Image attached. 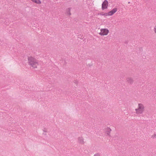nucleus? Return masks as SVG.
<instances>
[{
	"mask_svg": "<svg viewBox=\"0 0 156 156\" xmlns=\"http://www.w3.org/2000/svg\"><path fill=\"white\" fill-rule=\"evenodd\" d=\"M154 32L156 33V26L154 27Z\"/></svg>",
	"mask_w": 156,
	"mask_h": 156,
	"instance_id": "9b49d317",
	"label": "nucleus"
},
{
	"mask_svg": "<svg viewBox=\"0 0 156 156\" xmlns=\"http://www.w3.org/2000/svg\"><path fill=\"white\" fill-rule=\"evenodd\" d=\"M71 9V8H69L66 9V14L67 15H71V13H70Z\"/></svg>",
	"mask_w": 156,
	"mask_h": 156,
	"instance_id": "1a4fd4ad",
	"label": "nucleus"
},
{
	"mask_svg": "<svg viewBox=\"0 0 156 156\" xmlns=\"http://www.w3.org/2000/svg\"><path fill=\"white\" fill-rule=\"evenodd\" d=\"M117 9L116 8H114L112 10L109 12L108 13H107L106 14L109 16L112 15L117 11Z\"/></svg>",
	"mask_w": 156,
	"mask_h": 156,
	"instance_id": "39448f33",
	"label": "nucleus"
},
{
	"mask_svg": "<svg viewBox=\"0 0 156 156\" xmlns=\"http://www.w3.org/2000/svg\"><path fill=\"white\" fill-rule=\"evenodd\" d=\"M108 2L106 0H105L102 4V8L103 9H106L107 8Z\"/></svg>",
	"mask_w": 156,
	"mask_h": 156,
	"instance_id": "20e7f679",
	"label": "nucleus"
},
{
	"mask_svg": "<svg viewBox=\"0 0 156 156\" xmlns=\"http://www.w3.org/2000/svg\"><path fill=\"white\" fill-rule=\"evenodd\" d=\"M112 130L110 128H107L105 129V132L106 134L108 135H109L111 131Z\"/></svg>",
	"mask_w": 156,
	"mask_h": 156,
	"instance_id": "423d86ee",
	"label": "nucleus"
},
{
	"mask_svg": "<svg viewBox=\"0 0 156 156\" xmlns=\"http://www.w3.org/2000/svg\"><path fill=\"white\" fill-rule=\"evenodd\" d=\"M127 81L129 83H132L133 82V80L132 79L129 78L127 79Z\"/></svg>",
	"mask_w": 156,
	"mask_h": 156,
	"instance_id": "9d476101",
	"label": "nucleus"
},
{
	"mask_svg": "<svg viewBox=\"0 0 156 156\" xmlns=\"http://www.w3.org/2000/svg\"><path fill=\"white\" fill-rule=\"evenodd\" d=\"M145 107L144 104L138 103L137 107L135 109V113L137 115L142 114L145 111Z\"/></svg>",
	"mask_w": 156,
	"mask_h": 156,
	"instance_id": "f03ea898",
	"label": "nucleus"
},
{
	"mask_svg": "<svg viewBox=\"0 0 156 156\" xmlns=\"http://www.w3.org/2000/svg\"><path fill=\"white\" fill-rule=\"evenodd\" d=\"M109 32V30L107 29H102L100 30L99 34L102 36H105L107 35Z\"/></svg>",
	"mask_w": 156,
	"mask_h": 156,
	"instance_id": "7ed1b4c3",
	"label": "nucleus"
},
{
	"mask_svg": "<svg viewBox=\"0 0 156 156\" xmlns=\"http://www.w3.org/2000/svg\"><path fill=\"white\" fill-rule=\"evenodd\" d=\"M78 142L81 144H84V139L82 137H79L78 138Z\"/></svg>",
	"mask_w": 156,
	"mask_h": 156,
	"instance_id": "6e6552de",
	"label": "nucleus"
},
{
	"mask_svg": "<svg viewBox=\"0 0 156 156\" xmlns=\"http://www.w3.org/2000/svg\"><path fill=\"white\" fill-rule=\"evenodd\" d=\"M94 156H98V155L97 154H95V155H94Z\"/></svg>",
	"mask_w": 156,
	"mask_h": 156,
	"instance_id": "f8f14e48",
	"label": "nucleus"
},
{
	"mask_svg": "<svg viewBox=\"0 0 156 156\" xmlns=\"http://www.w3.org/2000/svg\"><path fill=\"white\" fill-rule=\"evenodd\" d=\"M28 64L32 69L37 68L39 63L32 56H29L28 58Z\"/></svg>",
	"mask_w": 156,
	"mask_h": 156,
	"instance_id": "f257e3e1",
	"label": "nucleus"
},
{
	"mask_svg": "<svg viewBox=\"0 0 156 156\" xmlns=\"http://www.w3.org/2000/svg\"><path fill=\"white\" fill-rule=\"evenodd\" d=\"M32 2L37 5H40L41 4V0H30Z\"/></svg>",
	"mask_w": 156,
	"mask_h": 156,
	"instance_id": "0eeeda50",
	"label": "nucleus"
}]
</instances>
